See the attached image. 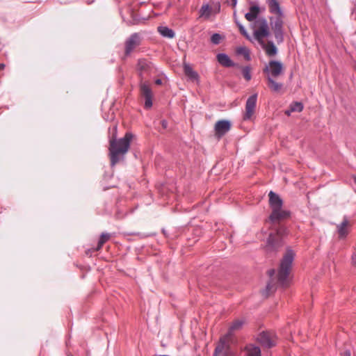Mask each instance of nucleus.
Here are the masks:
<instances>
[{
	"instance_id": "f257e3e1",
	"label": "nucleus",
	"mask_w": 356,
	"mask_h": 356,
	"mask_svg": "<svg viewBox=\"0 0 356 356\" xmlns=\"http://www.w3.org/2000/svg\"><path fill=\"white\" fill-rule=\"evenodd\" d=\"M134 136L131 132H126L122 138L118 140L113 139L110 141L109 156L111 166H114L120 160L124 159V155L129 151L131 142Z\"/></svg>"
},
{
	"instance_id": "f03ea898",
	"label": "nucleus",
	"mask_w": 356,
	"mask_h": 356,
	"mask_svg": "<svg viewBox=\"0 0 356 356\" xmlns=\"http://www.w3.org/2000/svg\"><path fill=\"white\" fill-rule=\"evenodd\" d=\"M268 204L272 211L268 216V221L275 223L277 221L288 219L291 216L289 210L283 209L284 201L279 194L270 191L268 193Z\"/></svg>"
},
{
	"instance_id": "7ed1b4c3",
	"label": "nucleus",
	"mask_w": 356,
	"mask_h": 356,
	"mask_svg": "<svg viewBox=\"0 0 356 356\" xmlns=\"http://www.w3.org/2000/svg\"><path fill=\"white\" fill-rule=\"evenodd\" d=\"M295 257L296 254L291 248L286 247V252L280 260L277 269L276 284L279 286H285L287 284Z\"/></svg>"
},
{
	"instance_id": "20e7f679",
	"label": "nucleus",
	"mask_w": 356,
	"mask_h": 356,
	"mask_svg": "<svg viewBox=\"0 0 356 356\" xmlns=\"http://www.w3.org/2000/svg\"><path fill=\"white\" fill-rule=\"evenodd\" d=\"M288 233L287 229L284 227H280L275 233L270 232L266 241V247L269 252H277L284 245L283 236Z\"/></svg>"
},
{
	"instance_id": "39448f33",
	"label": "nucleus",
	"mask_w": 356,
	"mask_h": 356,
	"mask_svg": "<svg viewBox=\"0 0 356 356\" xmlns=\"http://www.w3.org/2000/svg\"><path fill=\"white\" fill-rule=\"evenodd\" d=\"M126 207L127 200L123 197H118L115 199L114 207L108 202L104 203V212L108 216H112L114 213L115 219L121 220L128 214Z\"/></svg>"
},
{
	"instance_id": "423d86ee",
	"label": "nucleus",
	"mask_w": 356,
	"mask_h": 356,
	"mask_svg": "<svg viewBox=\"0 0 356 356\" xmlns=\"http://www.w3.org/2000/svg\"><path fill=\"white\" fill-rule=\"evenodd\" d=\"M140 95L144 99V108L150 109L153 106V91L147 81H141L139 84Z\"/></svg>"
},
{
	"instance_id": "0eeeda50",
	"label": "nucleus",
	"mask_w": 356,
	"mask_h": 356,
	"mask_svg": "<svg viewBox=\"0 0 356 356\" xmlns=\"http://www.w3.org/2000/svg\"><path fill=\"white\" fill-rule=\"evenodd\" d=\"M284 71V64L278 60H270L263 69V72L272 78L282 75Z\"/></svg>"
},
{
	"instance_id": "6e6552de",
	"label": "nucleus",
	"mask_w": 356,
	"mask_h": 356,
	"mask_svg": "<svg viewBox=\"0 0 356 356\" xmlns=\"http://www.w3.org/2000/svg\"><path fill=\"white\" fill-rule=\"evenodd\" d=\"M136 70L141 79H144V75L150 76L154 72V64L147 58H139L137 60Z\"/></svg>"
},
{
	"instance_id": "1a4fd4ad",
	"label": "nucleus",
	"mask_w": 356,
	"mask_h": 356,
	"mask_svg": "<svg viewBox=\"0 0 356 356\" xmlns=\"http://www.w3.org/2000/svg\"><path fill=\"white\" fill-rule=\"evenodd\" d=\"M258 94L257 92L251 95L246 100L245 112L243 115V120L245 121L252 120L256 110Z\"/></svg>"
},
{
	"instance_id": "9d476101",
	"label": "nucleus",
	"mask_w": 356,
	"mask_h": 356,
	"mask_svg": "<svg viewBox=\"0 0 356 356\" xmlns=\"http://www.w3.org/2000/svg\"><path fill=\"white\" fill-rule=\"evenodd\" d=\"M274 338H277L276 335L272 337L268 331L263 330L257 335L255 340L262 347L270 349L277 345V342L274 340Z\"/></svg>"
},
{
	"instance_id": "9b49d317",
	"label": "nucleus",
	"mask_w": 356,
	"mask_h": 356,
	"mask_svg": "<svg viewBox=\"0 0 356 356\" xmlns=\"http://www.w3.org/2000/svg\"><path fill=\"white\" fill-rule=\"evenodd\" d=\"M232 128V122L229 120L222 119L218 120L214 125L215 136L220 139L224 136Z\"/></svg>"
},
{
	"instance_id": "f8f14e48",
	"label": "nucleus",
	"mask_w": 356,
	"mask_h": 356,
	"mask_svg": "<svg viewBox=\"0 0 356 356\" xmlns=\"http://www.w3.org/2000/svg\"><path fill=\"white\" fill-rule=\"evenodd\" d=\"M141 35L139 33H132L125 41V55L129 56L132 51L141 42Z\"/></svg>"
},
{
	"instance_id": "ddd939ff",
	"label": "nucleus",
	"mask_w": 356,
	"mask_h": 356,
	"mask_svg": "<svg viewBox=\"0 0 356 356\" xmlns=\"http://www.w3.org/2000/svg\"><path fill=\"white\" fill-rule=\"evenodd\" d=\"M249 12L245 14V17L248 22L258 20L259 15L265 10L264 7H261L257 1H250Z\"/></svg>"
},
{
	"instance_id": "4468645a",
	"label": "nucleus",
	"mask_w": 356,
	"mask_h": 356,
	"mask_svg": "<svg viewBox=\"0 0 356 356\" xmlns=\"http://www.w3.org/2000/svg\"><path fill=\"white\" fill-rule=\"evenodd\" d=\"M216 60L224 67H236V66H239V64L234 62L226 53H218L216 55Z\"/></svg>"
},
{
	"instance_id": "2eb2a0df",
	"label": "nucleus",
	"mask_w": 356,
	"mask_h": 356,
	"mask_svg": "<svg viewBox=\"0 0 356 356\" xmlns=\"http://www.w3.org/2000/svg\"><path fill=\"white\" fill-rule=\"evenodd\" d=\"M111 236H112V234H110V233L102 232L99 235V239H98V242H97V245L95 247L92 248L88 249L86 251V255L91 256V252H92L100 250L102 248L104 244L105 243H106L110 239Z\"/></svg>"
},
{
	"instance_id": "dca6fc26",
	"label": "nucleus",
	"mask_w": 356,
	"mask_h": 356,
	"mask_svg": "<svg viewBox=\"0 0 356 356\" xmlns=\"http://www.w3.org/2000/svg\"><path fill=\"white\" fill-rule=\"evenodd\" d=\"M261 47L265 51L266 54L269 57L275 56L278 54V48L273 40H269L267 41V43L261 41Z\"/></svg>"
},
{
	"instance_id": "f3484780",
	"label": "nucleus",
	"mask_w": 356,
	"mask_h": 356,
	"mask_svg": "<svg viewBox=\"0 0 356 356\" xmlns=\"http://www.w3.org/2000/svg\"><path fill=\"white\" fill-rule=\"evenodd\" d=\"M270 13L275 14L278 17H284V12L277 0H266Z\"/></svg>"
},
{
	"instance_id": "a211bd4d",
	"label": "nucleus",
	"mask_w": 356,
	"mask_h": 356,
	"mask_svg": "<svg viewBox=\"0 0 356 356\" xmlns=\"http://www.w3.org/2000/svg\"><path fill=\"white\" fill-rule=\"evenodd\" d=\"M183 70L185 76L188 78V80L192 81L199 80V74L193 69L192 66L189 63H183Z\"/></svg>"
},
{
	"instance_id": "6ab92c4d",
	"label": "nucleus",
	"mask_w": 356,
	"mask_h": 356,
	"mask_svg": "<svg viewBox=\"0 0 356 356\" xmlns=\"http://www.w3.org/2000/svg\"><path fill=\"white\" fill-rule=\"evenodd\" d=\"M246 356H262L260 347L254 343H248L244 347Z\"/></svg>"
},
{
	"instance_id": "aec40b11",
	"label": "nucleus",
	"mask_w": 356,
	"mask_h": 356,
	"mask_svg": "<svg viewBox=\"0 0 356 356\" xmlns=\"http://www.w3.org/2000/svg\"><path fill=\"white\" fill-rule=\"evenodd\" d=\"M257 22L259 23V30L261 32L263 36H264L265 38H268L270 35V31L266 19L265 17L259 18Z\"/></svg>"
},
{
	"instance_id": "412c9836",
	"label": "nucleus",
	"mask_w": 356,
	"mask_h": 356,
	"mask_svg": "<svg viewBox=\"0 0 356 356\" xmlns=\"http://www.w3.org/2000/svg\"><path fill=\"white\" fill-rule=\"evenodd\" d=\"M159 33L163 38L172 39L175 36L174 30L167 26H159L157 28Z\"/></svg>"
},
{
	"instance_id": "4be33fe9",
	"label": "nucleus",
	"mask_w": 356,
	"mask_h": 356,
	"mask_svg": "<svg viewBox=\"0 0 356 356\" xmlns=\"http://www.w3.org/2000/svg\"><path fill=\"white\" fill-rule=\"evenodd\" d=\"M348 221L344 219L339 225H337V232L341 239L345 238L348 234Z\"/></svg>"
},
{
	"instance_id": "5701e85b",
	"label": "nucleus",
	"mask_w": 356,
	"mask_h": 356,
	"mask_svg": "<svg viewBox=\"0 0 356 356\" xmlns=\"http://www.w3.org/2000/svg\"><path fill=\"white\" fill-rule=\"evenodd\" d=\"M225 348H229L227 339L225 337H220L219 341L216 346L212 356H219Z\"/></svg>"
},
{
	"instance_id": "b1692460",
	"label": "nucleus",
	"mask_w": 356,
	"mask_h": 356,
	"mask_svg": "<svg viewBox=\"0 0 356 356\" xmlns=\"http://www.w3.org/2000/svg\"><path fill=\"white\" fill-rule=\"evenodd\" d=\"M283 17L277 16L275 19L273 17H270V24L273 31H283Z\"/></svg>"
},
{
	"instance_id": "393cba45",
	"label": "nucleus",
	"mask_w": 356,
	"mask_h": 356,
	"mask_svg": "<svg viewBox=\"0 0 356 356\" xmlns=\"http://www.w3.org/2000/svg\"><path fill=\"white\" fill-rule=\"evenodd\" d=\"M266 79L268 86L273 92H279L282 88L283 84L275 81L274 79L270 76H267Z\"/></svg>"
},
{
	"instance_id": "a878e982",
	"label": "nucleus",
	"mask_w": 356,
	"mask_h": 356,
	"mask_svg": "<svg viewBox=\"0 0 356 356\" xmlns=\"http://www.w3.org/2000/svg\"><path fill=\"white\" fill-rule=\"evenodd\" d=\"M236 67L241 70V74L245 81H249L252 79L250 65L242 66L239 65V66H236Z\"/></svg>"
},
{
	"instance_id": "bb28decb",
	"label": "nucleus",
	"mask_w": 356,
	"mask_h": 356,
	"mask_svg": "<svg viewBox=\"0 0 356 356\" xmlns=\"http://www.w3.org/2000/svg\"><path fill=\"white\" fill-rule=\"evenodd\" d=\"M236 52L238 55L243 56L245 60L249 61L251 60L250 51L246 47H238L236 48Z\"/></svg>"
},
{
	"instance_id": "cd10ccee",
	"label": "nucleus",
	"mask_w": 356,
	"mask_h": 356,
	"mask_svg": "<svg viewBox=\"0 0 356 356\" xmlns=\"http://www.w3.org/2000/svg\"><path fill=\"white\" fill-rule=\"evenodd\" d=\"M276 290L275 284L273 281L269 280L266 286L265 289L262 291V295L265 298H267L270 294Z\"/></svg>"
},
{
	"instance_id": "c85d7f7f",
	"label": "nucleus",
	"mask_w": 356,
	"mask_h": 356,
	"mask_svg": "<svg viewBox=\"0 0 356 356\" xmlns=\"http://www.w3.org/2000/svg\"><path fill=\"white\" fill-rule=\"evenodd\" d=\"M212 8L209 6V3L203 4L200 9V17H204L205 18H209L211 14Z\"/></svg>"
},
{
	"instance_id": "c756f323",
	"label": "nucleus",
	"mask_w": 356,
	"mask_h": 356,
	"mask_svg": "<svg viewBox=\"0 0 356 356\" xmlns=\"http://www.w3.org/2000/svg\"><path fill=\"white\" fill-rule=\"evenodd\" d=\"M289 107L291 111L300 113L303 110L304 105L301 102L293 101L290 104Z\"/></svg>"
},
{
	"instance_id": "7c9ffc66",
	"label": "nucleus",
	"mask_w": 356,
	"mask_h": 356,
	"mask_svg": "<svg viewBox=\"0 0 356 356\" xmlns=\"http://www.w3.org/2000/svg\"><path fill=\"white\" fill-rule=\"evenodd\" d=\"M225 38V36L219 33H213L210 38V41L213 44L218 45Z\"/></svg>"
},
{
	"instance_id": "2f4dec72",
	"label": "nucleus",
	"mask_w": 356,
	"mask_h": 356,
	"mask_svg": "<svg viewBox=\"0 0 356 356\" xmlns=\"http://www.w3.org/2000/svg\"><path fill=\"white\" fill-rule=\"evenodd\" d=\"M236 26L238 28L240 33L243 36H244L248 40H252V38H251L250 34L248 33L246 29L245 28V26L240 22H236Z\"/></svg>"
},
{
	"instance_id": "473e14b6",
	"label": "nucleus",
	"mask_w": 356,
	"mask_h": 356,
	"mask_svg": "<svg viewBox=\"0 0 356 356\" xmlns=\"http://www.w3.org/2000/svg\"><path fill=\"white\" fill-rule=\"evenodd\" d=\"M275 38L278 44L282 43L284 42V31H273Z\"/></svg>"
},
{
	"instance_id": "72a5a7b5",
	"label": "nucleus",
	"mask_w": 356,
	"mask_h": 356,
	"mask_svg": "<svg viewBox=\"0 0 356 356\" xmlns=\"http://www.w3.org/2000/svg\"><path fill=\"white\" fill-rule=\"evenodd\" d=\"M243 324L244 322L242 320H237L234 321L230 326L231 331H234L241 329Z\"/></svg>"
},
{
	"instance_id": "f704fd0d",
	"label": "nucleus",
	"mask_w": 356,
	"mask_h": 356,
	"mask_svg": "<svg viewBox=\"0 0 356 356\" xmlns=\"http://www.w3.org/2000/svg\"><path fill=\"white\" fill-rule=\"evenodd\" d=\"M124 234L127 235V236H139L140 238H145V237H149V236H155L156 233L145 234H143L140 232H126Z\"/></svg>"
},
{
	"instance_id": "c9c22d12",
	"label": "nucleus",
	"mask_w": 356,
	"mask_h": 356,
	"mask_svg": "<svg viewBox=\"0 0 356 356\" xmlns=\"http://www.w3.org/2000/svg\"><path fill=\"white\" fill-rule=\"evenodd\" d=\"M253 36L254 39L259 42L260 45H261V41H264L263 38H265L264 36H263V34H261V32L258 29L254 30L253 32Z\"/></svg>"
},
{
	"instance_id": "e433bc0d",
	"label": "nucleus",
	"mask_w": 356,
	"mask_h": 356,
	"mask_svg": "<svg viewBox=\"0 0 356 356\" xmlns=\"http://www.w3.org/2000/svg\"><path fill=\"white\" fill-rule=\"evenodd\" d=\"M275 273H276V271L274 268H271V269L268 270V275L270 277L269 280L274 282V276H275Z\"/></svg>"
},
{
	"instance_id": "4c0bfd02",
	"label": "nucleus",
	"mask_w": 356,
	"mask_h": 356,
	"mask_svg": "<svg viewBox=\"0 0 356 356\" xmlns=\"http://www.w3.org/2000/svg\"><path fill=\"white\" fill-rule=\"evenodd\" d=\"M161 232L164 235V236L166 239H168V240L173 239V237L170 234H168V232H167V230L165 228L163 227L161 229Z\"/></svg>"
},
{
	"instance_id": "58836bf2",
	"label": "nucleus",
	"mask_w": 356,
	"mask_h": 356,
	"mask_svg": "<svg viewBox=\"0 0 356 356\" xmlns=\"http://www.w3.org/2000/svg\"><path fill=\"white\" fill-rule=\"evenodd\" d=\"M220 7H221V6H220V3L219 1L214 3V9H215L216 13H220Z\"/></svg>"
},
{
	"instance_id": "ea45409f",
	"label": "nucleus",
	"mask_w": 356,
	"mask_h": 356,
	"mask_svg": "<svg viewBox=\"0 0 356 356\" xmlns=\"http://www.w3.org/2000/svg\"><path fill=\"white\" fill-rule=\"evenodd\" d=\"M161 126L163 129H166L168 127V122L165 119H163L161 121Z\"/></svg>"
},
{
	"instance_id": "a19ab883",
	"label": "nucleus",
	"mask_w": 356,
	"mask_h": 356,
	"mask_svg": "<svg viewBox=\"0 0 356 356\" xmlns=\"http://www.w3.org/2000/svg\"><path fill=\"white\" fill-rule=\"evenodd\" d=\"M232 332H233V331H231V327H229L227 334L223 337H225L226 339L227 338L231 337L232 336V334H233Z\"/></svg>"
},
{
	"instance_id": "79ce46f5",
	"label": "nucleus",
	"mask_w": 356,
	"mask_h": 356,
	"mask_svg": "<svg viewBox=\"0 0 356 356\" xmlns=\"http://www.w3.org/2000/svg\"><path fill=\"white\" fill-rule=\"evenodd\" d=\"M352 263L353 265L356 264V252L352 254Z\"/></svg>"
},
{
	"instance_id": "37998d69",
	"label": "nucleus",
	"mask_w": 356,
	"mask_h": 356,
	"mask_svg": "<svg viewBox=\"0 0 356 356\" xmlns=\"http://www.w3.org/2000/svg\"><path fill=\"white\" fill-rule=\"evenodd\" d=\"M154 83L157 86H161L163 83V81L161 79H156L154 80Z\"/></svg>"
},
{
	"instance_id": "c03bdc74",
	"label": "nucleus",
	"mask_w": 356,
	"mask_h": 356,
	"mask_svg": "<svg viewBox=\"0 0 356 356\" xmlns=\"http://www.w3.org/2000/svg\"><path fill=\"white\" fill-rule=\"evenodd\" d=\"M353 7L351 9V10H352V15H353L355 12L356 11V3L354 1V0H353Z\"/></svg>"
},
{
	"instance_id": "a18cd8bd",
	"label": "nucleus",
	"mask_w": 356,
	"mask_h": 356,
	"mask_svg": "<svg viewBox=\"0 0 356 356\" xmlns=\"http://www.w3.org/2000/svg\"><path fill=\"white\" fill-rule=\"evenodd\" d=\"M230 1H231L232 6L235 8L237 5L238 0H230Z\"/></svg>"
},
{
	"instance_id": "49530a36",
	"label": "nucleus",
	"mask_w": 356,
	"mask_h": 356,
	"mask_svg": "<svg viewBox=\"0 0 356 356\" xmlns=\"http://www.w3.org/2000/svg\"><path fill=\"white\" fill-rule=\"evenodd\" d=\"M233 17H234V22L236 24V22H239V21H238V19L237 18V15H236V11L234 12Z\"/></svg>"
},
{
	"instance_id": "de8ad7c7",
	"label": "nucleus",
	"mask_w": 356,
	"mask_h": 356,
	"mask_svg": "<svg viewBox=\"0 0 356 356\" xmlns=\"http://www.w3.org/2000/svg\"><path fill=\"white\" fill-rule=\"evenodd\" d=\"M343 356H351L350 351L349 350H345Z\"/></svg>"
},
{
	"instance_id": "09e8293b",
	"label": "nucleus",
	"mask_w": 356,
	"mask_h": 356,
	"mask_svg": "<svg viewBox=\"0 0 356 356\" xmlns=\"http://www.w3.org/2000/svg\"><path fill=\"white\" fill-rule=\"evenodd\" d=\"M291 113H293V111H291V108L289 107V108L288 110L286 111L285 113L287 115H290Z\"/></svg>"
},
{
	"instance_id": "8fccbe9b",
	"label": "nucleus",
	"mask_w": 356,
	"mask_h": 356,
	"mask_svg": "<svg viewBox=\"0 0 356 356\" xmlns=\"http://www.w3.org/2000/svg\"><path fill=\"white\" fill-rule=\"evenodd\" d=\"M6 65L3 63H0V70H2L5 68Z\"/></svg>"
},
{
	"instance_id": "3c124183",
	"label": "nucleus",
	"mask_w": 356,
	"mask_h": 356,
	"mask_svg": "<svg viewBox=\"0 0 356 356\" xmlns=\"http://www.w3.org/2000/svg\"><path fill=\"white\" fill-rule=\"evenodd\" d=\"M352 178H353L354 183L356 184V175H353Z\"/></svg>"
},
{
	"instance_id": "603ef678",
	"label": "nucleus",
	"mask_w": 356,
	"mask_h": 356,
	"mask_svg": "<svg viewBox=\"0 0 356 356\" xmlns=\"http://www.w3.org/2000/svg\"><path fill=\"white\" fill-rule=\"evenodd\" d=\"M131 16L132 17L136 19V17H135V14H134V12L133 10H131Z\"/></svg>"
},
{
	"instance_id": "864d4df0",
	"label": "nucleus",
	"mask_w": 356,
	"mask_h": 356,
	"mask_svg": "<svg viewBox=\"0 0 356 356\" xmlns=\"http://www.w3.org/2000/svg\"><path fill=\"white\" fill-rule=\"evenodd\" d=\"M137 209V207H136L134 209H131V210L129 211V213H134V210H135V209Z\"/></svg>"
},
{
	"instance_id": "5fc2aeb1",
	"label": "nucleus",
	"mask_w": 356,
	"mask_h": 356,
	"mask_svg": "<svg viewBox=\"0 0 356 356\" xmlns=\"http://www.w3.org/2000/svg\"><path fill=\"white\" fill-rule=\"evenodd\" d=\"M159 356H170V355H160Z\"/></svg>"
},
{
	"instance_id": "6e6d98bb",
	"label": "nucleus",
	"mask_w": 356,
	"mask_h": 356,
	"mask_svg": "<svg viewBox=\"0 0 356 356\" xmlns=\"http://www.w3.org/2000/svg\"><path fill=\"white\" fill-rule=\"evenodd\" d=\"M222 356H228L227 354H224Z\"/></svg>"
}]
</instances>
